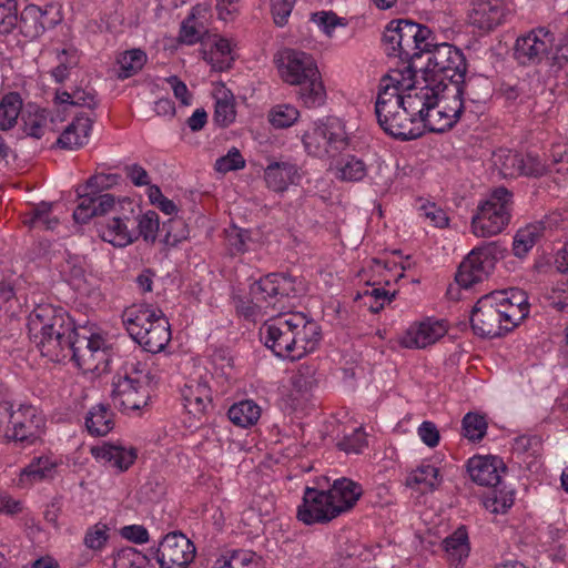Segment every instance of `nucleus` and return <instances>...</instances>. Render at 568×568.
Masks as SVG:
<instances>
[{"label":"nucleus","mask_w":568,"mask_h":568,"mask_svg":"<svg viewBox=\"0 0 568 568\" xmlns=\"http://www.w3.org/2000/svg\"><path fill=\"white\" fill-rule=\"evenodd\" d=\"M417 434L420 440L430 448L436 447L439 443V432L433 422H423L417 428Z\"/></svg>","instance_id":"60"},{"label":"nucleus","mask_w":568,"mask_h":568,"mask_svg":"<svg viewBox=\"0 0 568 568\" xmlns=\"http://www.w3.org/2000/svg\"><path fill=\"white\" fill-rule=\"evenodd\" d=\"M462 51L449 44H437L428 58L427 70L422 81L415 83L440 85V90L452 92V98L462 95Z\"/></svg>","instance_id":"11"},{"label":"nucleus","mask_w":568,"mask_h":568,"mask_svg":"<svg viewBox=\"0 0 568 568\" xmlns=\"http://www.w3.org/2000/svg\"><path fill=\"white\" fill-rule=\"evenodd\" d=\"M116 377H130V379H143V385L149 386V369L145 363L136 359H130L124 365L123 374Z\"/></svg>","instance_id":"58"},{"label":"nucleus","mask_w":568,"mask_h":568,"mask_svg":"<svg viewBox=\"0 0 568 568\" xmlns=\"http://www.w3.org/2000/svg\"><path fill=\"white\" fill-rule=\"evenodd\" d=\"M300 118V111L292 104H276L267 114L268 122L276 129L292 126Z\"/></svg>","instance_id":"44"},{"label":"nucleus","mask_w":568,"mask_h":568,"mask_svg":"<svg viewBox=\"0 0 568 568\" xmlns=\"http://www.w3.org/2000/svg\"><path fill=\"white\" fill-rule=\"evenodd\" d=\"M364 296L366 298H372L374 300V303H371L369 304V310L374 313H377L379 312V310H382L385 304H388L392 302V300L394 298L395 296V293H389L388 291L384 290V288H372L371 291H366Z\"/></svg>","instance_id":"61"},{"label":"nucleus","mask_w":568,"mask_h":568,"mask_svg":"<svg viewBox=\"0 0 568 568\" xmlns=\"http://www.w3.org/2000/svg\"><path fill=\"white\" fill-rule=\"evenodd\" d=\"M93 457L119 471L129 469L136 459V450L132 446L103 443L91 448Z\"/></svg>","instance_id":"24"},{"label":"nucleus","mask_w":568,"mask_h":568,"mask_svg":"<svg viewBox=\"0 0 568 568\" xmlns=\"http://www.w3.org/2000/svg\"><path fill=\"white\" fill-rule=\"evenodd\" d=\"M226 241L234 254L244 253L250 248L251 235L247 230L230 226L226 231Z\"/></svg>","instance_id":"53"},{"label":"nucleus","mask_w":568,"mask_h":568,"mask_svg":"<svg viewBox=\"0 0 568 568\" xmlns=\"http://www.w3.org/2000/svg\"><path fill=\"white\" fill-rule=\"evenodd\" d=\"M366 446L367 438L362 427L354 429L351 435L344 436V438L338 443V447L348 454H359Z\"/></svg>","instance_id":"55"},{"label":"nucleus","mask_w":568,"mask_h":568,"mask_svg":"<svg viewBox=\"0 0 568 568\" xmlns=\"http://www.w3.org/2000/svg\"><path fill=\"white\" fill-rule=\"evenodd\" d=\"M61 276L75 290H82L85 285V262L79 255H68L60 265Z\"/></svg>","instance_id":"39"},{"label":"nucleus","mask_w":568,"mask_h":568,"mask_svg":"<svg viewBox=\"0 0 568 568\" xmlns=\"http://www.w3.org/2000/svg\"><path fill=\"white\" fill-rule=\"evenodd\" d=\"M111 398L113 405L125 414L139 412L150 400V389L143 385V379H130V377H114Z\"/></svg>","instance_id":"14"},{"label":"nucleus","mask_w":568,"mask_h":568,"mask_svg":"<svg viewBox=\"0 0 568 568\" xmlns=\"http://www.w3.org/2000/svg\"><path fill=\"white\" fill-rule=\"evenodd\" d=\"M545 226L541 222L530 223L516 231L513 240V253L518 258L527 256L529 251L544 235Z\"/></svg>","instance_id":"32"},{"label":"nucleus","mask_w":568,"mask_h":568,"mask_svg":"<svg viewBox=\"0 0 568 568\" xmlns=\"http://www.w3.org/2000/svg\"><path fill=\"white\" fill-rule=\"evenodd\" d=\"M17 27V0H0V33L8 34Z\"/></svg>","instance_id":"52"},{"label":"nucleus","mask_w":568,"mask_h":568,"mask_svg":"<svg viewBox=\"0 0 568 568\" xmlns=\"http://www.w3.org/2000/svg\"><path fill=\"white\" fill-rule=\"evenodd\" d=\"M59 64L52 69L51 75L58 83H62L68 77L69 71L77 65L78 58L70 55L65 50L58 54Z\"/></svg>","instance_id":"56"},{"label":"nucleus","mask_w":568,"mask_h":568,"mask_svg":"<svg viewBox=\"0 0 568 568\" xmlns=\"http://www.w3.org/2000/svg\"><path fill=\"white\" fill-rule=\"evenodd\" d=\"M514 491L494 489L485 499V508L493 514H505L514 505Z\"/></svg>","instance_id":"48"},{"label":"nucleus","mask_w":568,"mask_h":568,"mask_svg":"<svg viewBox=\"0 0 568 568\" xmlns=\"http://www.w3.org/2000/svg\"><path fill=\"white\" fill-rule=\"evenodd\" d=\"M138 237L142 236L145 242L153 243L156 240L160 229L159 215L154 211H146L136 220Z\"/></svg>","instance_id":"49"},{"label":"nucleus","mask_w":568,"mask_h":568,"mask_svg":"<svg viewBox=\"0 0 568 568\" xmlns=\"http://www.w3.org/2000/svg\"><path fill=\"white\" fill-rule=\"evenodd\" d=\"M114 568H152L149 558L133 547L120 549L114 557Z\"/></svg>","instance_id":"45"},{"label":"nucleus","mask_w":568,"mask_h":568,"mask_svg":"<svg viewBox=\"0 0 568 568\" xmlns=\"http://www.w3.org/2000/svg\"><path fill=\"white\" fill-rule=\"evenodd\" d=\"M60 21L61 16L57 6L50 3L41 8L29 4L22 10L18 27L26 38L34 40L42 36L47 29L55 27Z\"/></svg>","instance_id":"19"},{"label":"nucleus","mask_w":568,"mask_h":568,"mask_svg":"<svg viewBox=\"0 0 568 568\" xmlns=\"http://www.w3.org/2000/svg\"><path fill=\"white\" fill-rule=\"evenodd\" d=\"M508 13L504 0H474L468 11V27L477 29L481 36L504 23Z\"/></svg>","instance_id":"21"},{"label":"nucleus","mask_w":568,"mask_h":568,"mask_svg":"<svg viewBox=\"0 0 568 568\" xmlns=\"http://www.w3.org/2000/svg\"><path fill=\"white\" fill-rule=\"evenodd\" d=\"M110 528L104 523H97L89 527L84 534L83 544L87 548L101 551L110 538Z\"/></svg>","instance_id":"47"},{"label":"nucleus","mask_w":568,"mask_h":568,"mask_svg":"<svg viewBox=\"0 0 568 568\" xmlns=\"http://www.w3.org/2000/svg\"><path fill=\"white\" fill-rule=\"evenodd\" d=\"M307 154L318 159L335 158L351 144L346 125L337 118H327L312 123L302 135Z\"/></svg>","instance_id":"10"},{"label":"nucleus","mask_w":568,"mask_h":568,"mask_svg":"<svg viewBox=\"0 0 568 568\" xmlns=\"http://www.w3.org/2000/svg\"><path fill=\"white\" fill-rule=\"evenodd\" d=\"M93 120L88 114H80L69 123L60 134L57 143L61 149L77 150L85 145L92 130Z\"/></svg>","instance_id":"27"},{"label":"nucleus","mask_w":568,"mask_h":568,"mask_svg":"<svg viewBox=\"0 0 568 568\" xmlns=\"http://www.w3.org/2000/svg\"><path fill=\"white\" fill-rule=\"evenodd\" d=\"M171 90L176 100L181 102L182 105H190L192 103V93L189 91L186 84L181 81L178 77L173 75L166 79Z\"/></svg>","instance_id":"63"},{"label":"nucleus","mask_w":568,"mask_h":568,"mask_svg":"<svg viewBox=\"0 0 568 568\" xmlns=\"http://www.w3.org/2000/svg\"><path fill=\"white\" fill-rule=\"evenodd\" d=\"M514 194L504 186L494 189L480 202L471 217L470 230L477 237H491L503 233L511 222Z\"/></svg>","instance_id":"9"},{"label":"nucleus","mask_w":568,"mask_h":568,"mask_svg":"<svg viewBox=\"0 0 568 568\" xmlns=\"http://www.w3.org/2000/svg\"><path fill=\"white\" fill-rule=\"evenodd\" d=\"M266 186L277 193L285 192L290 185H296L302 180L298 166L291 162H272L264 170Z\"/></svg>","instance_id":"26"},{"label":"nucleus","mask_w":568,"mask_h":568,"mask_svg":"<svg viewBox=\"0 0 568 568\" xmlns=\"http://www.w3.org/2000/svg\"><path fill=\"white\" fill-rule=\"evenodd\" d=\"M551 165L556 166V172L568 173V145L552 144L550 149Z\"/></svg>","instance_id":"59"},{"label":"nucleus","mask_w":568,"mask_h":568,"mask_svg":"<svg viewBox=\"0 0 568 568\" xmlns=\"http://www.w3.org/2000/svg\"><path fill=\"white\" fill-rule=\"evenodd\" d=\"M420 211L423 215L437 227H444L448 224V217L446 213L433 203L423 205Z\"/></svg>","instance_id":"64"},{"label":"nucleus","mask_w":568,"mask_h":568,"mask_svg":"<svg viewBox=\"0 0 568 568\" xmlns=\"http://www.w3.org/2000/svg\"><path fill=\"white\" fill-rule=\"evenodd\" d=\"M275 63L281 79L290 85H297L320 72L311 54L294 49L280 51Z\"/></svg>","instance_id":"13"},{"label":"nucleus","mask_w":568,"mask_h":568,"mask_svg":"<svg viewBox=\"0 0 568 568\" xmlns=\"http://www.w3.org/2000/svg\"><path fill=\"white\" fill-rule=\"evenodd\" d=\"M122 322L129 335L144 351L159 353L171 341L170 323L163 312L148 304L126 307L122 313Z\"/></svg>","instance_id":"7"},{"label":"nucleus","mask_w":568,"mask_h":568,"mask_svg":"<svg viewBox=\"0 0 568 568\" xmlns=\"http://www.w3.org/2000/svg\"><path fill=\"white\" fill-rule=\"evenodd\" d=\"M295 0H271V11L274 23L284 27L294 8Z\"/></svg>","instance_id":"57"},{"label":"nucleus","mask_w":568,"mask_h":568,"mask_svg":"<svg viewBox=\"0 0 568 568\" xmlns=\"http://www.w3.org/2000/svg\"><path fill=\"white\" fill-rule=\"evenodd\" d=\"M28 331L31 342L51 361L71 356L83 372L102 374L109 369L111 344L106 335L100 329H75L61 308L37 306L29 315Z\"/></svg>","instance_id":"2"},{"label":"nucleus","mask_w":568,"mask_h":568,"mask_svg":"<svg viewBox=\"0 0 568 568\" xmlns=\"http://www.w3.org/2000/svg\"><path fill=\"white\" fill-rule=\"evenodd\" d=\"M262 408L252 399L234 403L227 410L229 419L237 427L248 428L257 424Z\"/></svg>","instance_id":"33"},{"label":"nucleus","mask_w":568,"mask_h":568,"mask_svg":"<svg viewBox=\"0 0 568 568\" xmlns=\"http://www.w3.org/2000/svg\"><path fill=\"white\" fill-rule=\"evenodd\" d=\"M494 165L498 168L501 178L529 176L539 178L546 174L550 165L542 163L538 155L521 154L510 150H499L494 153Z\"/></svg>","instance_id":"12"},{"label":"nucleus","mask_w":568,"mask_h":568,"mask_svg":"<svg viewBox=\"0 0 568 568\" xmlns=\"http://www.w3.org/2000/svg\"><path fill=\"white\" fill-rule=\"evenodd\" d=\"M311 21L327 37H333L337 27H346V21L333 11H318L312 14Z\"/></svg>","instance_id":"50"},{"label":"nucleus","mask_w":568,"mask_h":568,"mask_svg":"<svg viewBox=\"0 0 568 568\" xmlns=\"http://www.w3.org/2000/svg\"><path fill=\"white\" fill-rule=\"evenodd\" d=\"M195 556L193 544L182 534H168L158 549L161 568H185Z\"/></svg>","instance_id":"20"},{"label":"nucleus","mask_w":568,"mask_h":568,"mask_svg":"<svg viewBox=\"0 0 568 568\" xmlns=\"http://www.w3.org/2000/svg\"><path fill=\"white\" fill-rule=\"evenodd\" d=\"M307 291L305 281L284 273H271L253 283L250 287V301L237 305V311L245 317L256 318L270 310L284 307V301L304 295Z\"/></svg>","instance_id":"6"},{"label":"nucleus","mask_w":568,"mask_h":568,"mask_svg":"<svg viewBox=\"0 0 568 568\" xmlns=\"http://www.w3.org/2000/svg\"><path fill=\"white\" fill-rule=\"evenodd\" d=\"M362 494V487L345 477L336 479L328 490L307 486L297 507V519L305 525L328 523L353 508Z\"/></svg>","instance_id":"5"},{"label":"nucleus","mask_w":568,"mask_h":568,"mask_svg":"<svg viewBox=\"0 0 568 568\" xmlns=\"http://www.w3.org/2000/svg\"><path fill=\"white\" fill-rule=\"evenodd\" d=\"M49 112L38 106H29L22 113L23 131L27 135L40 139L44 135L49 123Z\"/></svg>","instance_id":"38"},{"label":"nucleus","mask_w":568,"mask_h":568,"mask_svg":"<svg viewBox=\"0 0 568 568\" xmlns=\"http://www.w3.org/2000/svg\"><path fill=\"white\" fill-rule=\"evenodd\" d=\"M11 430L4 435V442H19L31 445L41 436L44 418L31 405H21L10 415Z\"/></svg>","instance_id":"15"},{"label":"nucleus","mask_w":568,"mask_h":568,"mask_svg":"<svg viewBox=\"0 0 568 568\" xmlns=\"http://www.w3.org/2000/svg\"><path fill=\"white\" fill-rule=\"evenodd\" d=\"M554 45V34L539 28L516 40L514 57L521 65L537 64L542 61Z\"/></svg>","instance_id":"18"},{"label":"nucleus","mask_w":568,"mask_h":568,"mask_svg":"<svg viewBox=\"0 0 568 568\" xmlns=\"http://www.w3.org/2000/svg\"><path fill=\"white\" fill-rule=\"evenodd\" d=\"M60 464L61 460L53 455L34 457L20 470L14 481L16 486L19 488H30L34 484L50 480L55 476Z\"/></svg>","instance_id":"23"},{"label":"nucleus","mask_w":568,"mask_h":568,"mask_svg":"<svg viewBox=\"0 0 568 568\" xmlns=\"http://www.w3.org/2000/svg\"><path fill=\"white\" fill-rule=\"evenodd\" d=\"M444 550L452 568H459L462 562V531L456 529L454 534L444 541Z\"/></svg>","instance_id":"54"},{"label":"nucleus","mask_w":568,"mask_h":568,"mask_svg":"<svg viewBox=\"0 0 568 568\" xmlns=\"http://www.w3.org/2000/svg\"><path fill=\"white\" fill-rule=\"evenodd\" d=\"M199 11V8H194L181 24L179 39L184 44L192 45L197 43L205 32L204 24L196 18Z\"/></svg>","instance_id":"43"},{"label":"nucleus","mask_w":568,"mask_h":568,"mask_svg":"<svg viewBox=\"0 0 568 568\" xmlns=\"http://www.w3.org/2000/svg\"><path fill=\"white\" fill-rule=\"evenodd\" d=\"M146 54L140 49H132L121 53L116 60L119 79H128L136 74L145 64Z\"/></svg>","instance_id":"41"},{"label":"nucleus","mask_w":568,"mask_h":568,"mask_svg":"<svg viewBox=\"0 0 568 568\" xmlns=\"http://www.w3.org/2000/svg\"><path fill=\"white\" fill-rule=\"evenodd\" d=\"M22 101L17 93L4 95L0 102V129L9 130L17 123L21 113Z\"/></svg>","instance_id":"42"},{"label":"nucleus","mask_w":568,"mask_h":568,"mask_svg":"<svg viewBox=\"0 0 568 568\" xmlns=\"http://www.w3.org/2000/svg\"><path fill=\"white\" fill-rule=\"evenodd\" d=\"M529 314L527 294L519 288L483 295L470 312L473 332L480 337H499L520 324Z\"/></svg>","instance_id":"3"},{"label":"nucleus","mask_w":568,"mask_h":568,"mask_svg":"<svg viewBox=\"0 0 568 568\" xmlns=\"http://www.w3.org/2000/svg\"><path fill=\"white\" fill-rule=\"evenodd\" d=\"M493 262L488 246H478L473 248L464 257V290H469L478 283H481L488 275Z\"/></svg>","instance_id":"25"},{"label":"nucleus","mask_w":568,"mask_h":568,"mask_svg":"<svg viewBox=\"0 0 568 568\" xmlns=\"http://www.w3.org/2000/svg\"><path fill=\"white\" fill-rule=\"evenodd\" d=\"M448 331L445 320L426 317L415 322L398 337V344L404 348L422 349L435 344Z\"/></svg>","instance_id":"17"},{"label":"nucleus","mask_w":568,"mask_h":568,"mask_svg":"<svg viewBox=\"0 0 568 568\" xmlns=\"http://www.w3.org/2000/svg\"><path fill=\"white\" fill-rule=\"evenodd\" d=\"M94 215L97 210H94L93 196H81V202L73 212V219L78 223H87Z\"/></svg>","instance_id":"62"},{"label":"nucleus","mask_w":568,"mask_h":568,"mask_svg":"<svg viewBox=\"0 0 568 568\" xmlns=\"http://www.w3.org/2000/svg\"><path fill=\"white\" fill-rule=\"evenodd\" d=\"M134 224L133 209H123L122 212H113L103 219L99 226V234L104 242L115 247H125L138 240Z\"/></svg>","instance_id":"16"},{"label":"nucleus","mask_w":568,"mask_h":568,"mask_svg":"<svg viewBox=\"0 0 568 568\" xmlns=\"http://www.w3.org/2000/svg\"><path fill=\"white\" fill-rule=\"evenodd\" d=\"M213 568H261V557L250 549H235L219 557Z\"/></svg>","instance_id":"37"},{"label":"nucleus","mask_w":568,"mask_h":568,"mask_svg":"<svg viewBox=\"0 0 568 568\" xmlns=\"http://www.w3.org/2000/svg\"><path fill=\"white\" fill-rule=\"evenodd\" d=\"M430 30L410 20H393L385 28L383 41L387 55L410 61L428 52Z\"/></svg>","instance_id":"8"},{"label":"nucleus","mask_w":568,"mask_h":568,"mask_svg":"<svg viewBox=\"0 0 568 568\" xmlns=\"http://www.w3.org/2000/svg\"><path fill=\"white\" fill-rule=\"evenodd\" d=\"M182 399L185 409L193 416L204 414L211 402V390L205 382L192 379L182 388Z\"/></svg>","instance_id":"28"},{"label":"nucleus","mask_w":568,"mask_h":568,"mask_svg":"<svg viewBox=\"0 0 568 568\" xmlns=\"http://www.w3.org/2000/svg\"><path fill=\"white\" fill-rule=\"evenodd\" d=\"M440 484L439 469L430 464H423L413 469L405 479V486L415 491L427 494Z\"/></svg>","instance_id":"29"},{"label":"nucleus","mask_w":568,"mask_h":568,"mask_svg":"<svg viewBox=\"0 0 568 568\" xmlns=\"http://www.w3.org/2000/svg\"><path fill=\"white\" fill-rule=\"evenodd\" d=\"M85 427L93 436H105L114 427L113 413L104 404H98L88 412Z\"/></svg>","instance_id":"35"},{"label":"nucleus","mask_w":568,"mask_h":568,"mask_svg":"<svg viewBox=\"0 0 568 568\" xmlns=\"http://www.w3.org/2000/svg\"><path fill=\"white\" fill-rule=\"evenodd\" d=\"M245 159L240 150L235 146L231 148L227 153L215 161L214 169L222 174L231 171H237L245 168Z\"/></svg>","instance_id":"51"},{"label":"nucleus","mask_w":568,"mask_h":568,"mask_svg":"<svg viewBox=\"0 0 568 568\" xmlns=\"http://www.w3.org/2000/svg\"><path fill=\"white\" fill-rule=\"evenodd\" d=\"M59 222L60 217L54 213L53 205L45 202L33 207L24 220L30 227L40 230H54Z\"/></svg>","instance_id":"40"},{"label":"nucleus","mask_w":568,"mask_h":568,"mask_svg":"<svg viewBox=\"0 0 568 568\" xmlns=\"http://www.w3.org/2000/svg\"><path fill=\"white\" fill-rule=\"evenodd\" d=\"M297 100L307 109H317L325 104L327 93L321 72L297 84Z\"/></svg>","instance_id":"30"},{"label":"nucleus","mask_w":568,"mask_h":568,"mask_svg":"<svg viewBox=\"0 0 568 568\" xmlns=\"http://www.w3.org/2000/svg\"><path fill=\"white\" fill-rule=\"evenodd\" d=\"M204 59L216 71L229 70L235 60L234 44L231 40L219 37Z\"/></svg>","instance_id":"34"},{"label":"nucleus","mask_w":568,"mask_h":568,"mask_svg":"<svg viewBox=\"0 0 568 568\" xmlns=\"http://www.w3.org/2000/svg\"><path fill=\"white\" fill-rule=\"evenodd\" d=\"M415 83L410 65L390 70L378 85L375 112L381 128L392 136L414 140L424 132H444L456 123L462 114V95L440 85Z\"/></svg>","instance_id":"1"},{"label":"nucleus","mask_w":568,"mask_h":568,"mask_svg":"<svg viewBox=\"0 0 568 568\" xmlns=\"http://www.w3.org/2000/svg\"><path fill=\"white\" fill-rule=\"evenodd\" d=\"M506 469L503 459L496 456H475L467 463L471 480L480 486L496 487Z\"/></svg>","instance_id":"22"},{"label":"nucleus","mask_w":568,"mask_h":568,"mask_svg":"<svg viewBox=\"0 0 568 568\" xmlns=\"http://www.w3.org/2000/svg\"><path fill=\"white\" fill-rule=\"evenodd\" d=\"M261 336L277 357L296 361L316 349L321 328L304 313L291 312L267 321Z\"/></svg>","instance_id":"4"},{"label":"nucleus","mask_w":568,"mask_h":568,"mask_svg":"<svg viewBox=\"0 0 568 568\" xmlns=\"http://www.w3.org/2000/svg\"><path fill=\"white\" fill-rule=\"evenodd\" d=\"M487 422L483 415L467 413L464 415V437L470 443L481 440L487 433Z\"/></svg>","instance_id":"46"},{"label":"nucleus","mask_w":568,"mask_h":568,"mask_svg":"<svg viewBox=\"0 0 568 568\" xmlns=\"http://www.w3.org/2000/svg\"><path fill=\"white\" fill-rule=\"evenodd\" d=\"M335 176L342 182H361L368 173L366 162L353 154L341 159L335 165Z\"/></svg>","instance_id":"36"},{"label":"nucleus","mask_w":568,"mask_h":568,"mask_svg":"<svg viewBox=\"0 0 568 568\" xmlns=\"http://www.w3.org/2000/svg\"><path fill=\"white\" fill-rule=\"evenodd\" d=\"M215 110L214 121L220 126L226 128L235 121V98L225 85L220 84L214 89Z\"/></svg>","instance_id":"31"}]
</instances>
